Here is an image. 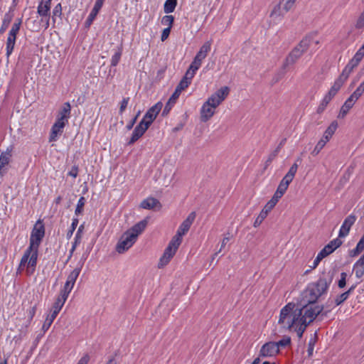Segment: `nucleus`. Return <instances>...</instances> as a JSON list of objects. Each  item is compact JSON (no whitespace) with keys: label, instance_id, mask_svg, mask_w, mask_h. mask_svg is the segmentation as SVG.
<instances>
[{"label":"nucleus","instance_id":"nucleus-1","mask_svg":"<svg viewBox=\"0 0 364 364\" xmlns=\"http://www.w3.org/2000/svg\"><path fill=\"white\" fill-rule=\"evenodd\" d=\"M299 308L293 302L285 305L280 311L278 324L284 331H294L301 338L306 327L323 309V306Z\"/></svg>","mask_w":364,"mask_h":364},{"label":"nucleus","instance_id":"nucleus-2","mask_svg":"<svg viewBox=\"0 0 364 364\" xmlns=\"http://www.w3.org/2000/svg\"><path fill=\"white\" fill-rule=\"evenodd\" d=\"M44 234V225L38 220L33 227L30 238V245L21 257L18 267L19 270H22L26 267L28 275H31L35 271L38 259V250Z\"/></svg>","mask_w":364,"mask_h":364},{"label":"nucleus","instance_id":"nucleus-3","mask_svg":"<svg viewBox=\"0 0 364 364\" xmlns=\"http://www.w3.org/2000/svg\"><path fill=\"white\" fill-rule=\"evenodd\" d=\"M333 273H323L318 281L308 284L301 295L299 305L303 306H316L314 305L318 299L327 293L333 281Z\"/></svg>","mask_w":364,"mask_h":364},{"label":"nucleus","instance_id":"nucleus-4","mask_svg":"<svg viewBox=\"0 0 364 364\" xmlns=\"http://www.w3.org/2000/svg\"><path fill=\"white\" fill-rule=\"evenodd\" d=\"M149 218L139 221L127 230L120 237L116 246V250L122 254L127 251L136 241L138 236L142 233L148 224Z\"/></svg>","mask_w":364,"mask_h":364},{"label":"nucleus","instance_id":"nucleus-5","mask_svg":"<svg viewBox=\"0 0 364 364\" xmlns=\"http://www.w3.org/2000/svg\"><path fill=\"white\" fill-rule=\"evenodd\" d=\"M310 43L311 38L309 36L304 38L287 55L284 63L283 68H285L288 65L295 63L303 53L307 50L310 46Z\"/></svg>","mask_w":364,"mask_h":364},{"label":"nucleus","instance_id":"nucleus-6","mask_svg":"<svg viewBox=\"0 0 364 364\" xmlns=\"http://www.w3.org/2000/svg\"><path fill=\"white\" fill-rule=\"evenodd\" d=\"M338 127V123L336 121H333L331 124L328 127L326 130L325 131L323 137L318 141L317 144L314 147L311 154L314 156H316L321 151V149L325 146L326 143L330 140L333 134L335 133L336 129Z\"/></svg>","mask_w":364,"mask_h":364},{"label":"nucleus","instance_id":"nucleus-7","mask_svg":"<svg viewBox=\"0 0 364 364\" xmlns=\"http://www.w3.org/2000/svg\"><path fill=\"white\" fill-rule=\"evenodd\" d=\"M51 1L41 0L37 8V13L41 17V22L43 23L45 29H47L50 24Z\"/></svg>","mask_w":364,"mask_h":364},{"label":"nucleus","instance_id":"nucleus-8","mask_svg":"<svg viewBox=\"0 0 364 364\" xmlns=\"http://www.w3.org/2000/svg\"><path fill=\"white\" fill-rule=\"evenodd\" d=\"M21 25V19H18L11 27V29L9 31V36L6 41V57L9 58L10 55L12 53L13 50L14 48V46L16 43V35L20 30V27Z\"/></svg>","mask_w":364,"mask_h":364},{"label":"nucleus","instance_id":"nucleus-9","mask_svg":"<svg viewBox=\"0 0 364 364\" xmlns=\"http://www.w3.org/2000/svg\"><path fill=\"white\" fill-rule=\"evenodd\" d=\"M211 48V42L210 41H206L205 42L203 46L200 48L199 51L197 53L196 55L195 56L193 62L190 65L191 69L198 70L199 68L201 65L202 61L203 59H205L208 55V53L210 52Z\"/></svg>","mask_w":364,"mask_h":364},{"label":"nucleus","instance_id":"nucleus-10","mask_svg":"<svg viewBox=\"0 0 364 364\" xmlns=\"http://www.w3.org/2000/svg\"><path fill=\"white\" fill-rule=\"evenodd\" d=\"M180 243L176 242V240L171 239L168 245L165 249L164 252L162 255V257L160 259L159 267H162L165 265H166L171 259L176 254L178 247L180 246Z\"/></svg>","mask_w":364,"mask_h":364},{"label":"nucleus","instance_id":"nucleus-11","mask_svg":"<svg viewBox=\"0 0 364 364\" xmlns=\"http://www.w3.org/2000/svg\"><path fill=\"white\" fill-rule=\"evenodd\" d=\"M196 218V213H191L186 219L181 223L178 228L176 234L172 237L173 240L181 244L182 237L189 230L191 225Z\"/></svg>","mask_w":364,"mask_h":364},{"label":"nucleus","instance_id":"nucleus-12","mask_svg":"<svg viewBox=\"0 0 364 364\" xmlns=\"http://www.w3.org/2000/svg\"><path fill=\"white\" fill-rule=\"evenodd\" d=\"M230 92V89L227 86L222 87L213 94L207 100V102L216 109L228 97Z\"/></svg>","mask_w":364,"mask_h":364},{"label":"nucleus","instance_id":"nucleus-13","mask_svg":"<svg viewBox=\"0 0 364 364\" xmlns=\"http://www.w3.org/2000/svg\"><path fill=\"white\" fill-rule=\"evenodd\" d=\"M295 1L296 0H280L272 9L270 16L272 17L283 16L294 6Z\"/></svg>","mask_w":364,"mask_h":364},{"label":"nucleus","instance_id":"nucleus-14","mask_svg":"<svg viewBox=\"0 0 364 364\" xmlns=\"http://www.w3.org/2000/svg\"><path fill=\"white\" fill-rule=\"evenodd\" d=\"M65 303L63 301H60L58 299H56L55 303L53 305V307L50 311V314L48 315L47 318H46V321H44V323L42 326V330L46 332L47 331L51 324L53 323V321L56 318L57 315L61 310L62 307L63 306Z\"/></svg>","mask_w":364,"mask_h":364},{"label":"nucleus","instance_id":"nucleus-15","mask_svg":"<svg viewBox=\"0 0 364 364\" xmlns=\"http://www.w3.org/2000/svg\"><path fill=\"white\" fill-rule=\"evenodd\" d=\"M162 107L163 104L161 102H157L146 112L141 120L150 126L161 111Z\"/></svg>","mask_w":364,"mask_h":364},{"label":"nucleus","instance_id":"nucleus-16","mask_svg":"<svg viewBox=\"0 0 364 364\" xmlns=\"http://www.w3.org/2000/svg\"><path fill=\"white\" fill-rule=\"evenodd\" d=\"M279 350L277 349V345L275 342H267L264 343L260 350H259V356L260 357H272L278 354Z\"/></svg>","mask_w":364,"mask_h":364},{"label":"nucleus","instance_id":"nucleus-17","mask_svg":"<svg viewBox=\"0 0 364 364\" xmlns=\"http://www.w3.org/2000/svg\"><path fill=\"white\" fill-rule=\"evenodd\" d=\"M149 127V126L147 125L145 122L141 120L139 124L134 128L132 135L128 141V145H131L136 142L141 136H143Z\"/></svg>","mask_w":364,"mask_h":364},{"label":"nucleus","instance_id":"nucleus-18","mask_svg":"<svg viewBox=\"0 0 364 364\" xmlns=\"http://www.w3.org/2000/svg\"><path fill=\"white\" fill-rule=\"evenodd\" d=\"M196 70L189 68L186 71L184 77L180 81L179 84L177 85L176 88L181 92L185 90L191 82V80L196 74Z\"/></svg>","mask_w":364,"mask_h":364},{"label":"nucleus","instance_id":"nucleus-19","mask_svg":"<svg viewBox=\"0 0 364 364\" xmlns=\"http://www.w3.org/2000/svg\"><path fill=\"white\" fill-rule=\"evenodd\" d=\"M355 220H356L355 215H348L344 220L343 223L341 225L338 236L340 237H346L348 234L351 226L355 223Z\"/></svg>","mask_w":364,"mask_h":364},{"label":"nucleus","instance_id":"nucleus-20","mask_svg":"<svg viewBox=\"0 0 364 364\" xmlns=\"http://www.w3.org/2000/svg\"><path fill=\"white\" fill-rule=\"evenodd\" d=\"M215 109L205 102L200 109V120L203 122L208 121L215 114Z\"/></svg>","mask_w":364,"mask_h":364},{"label":"nucleus","instance_id":"nucleus-21","mask_svg":"<svg viewBox=\"0 0 364 364\" xmlns=\"http://www.w3.org/2000/svg\"><path fill=\"white\" fill-rule=\"evenodd\" d=\"M65 124L63 122L56 120L51 128V132L49 138L50 141H55L59 134L63 133Z\"/></svg>","mask_w":364,"mask_h":364},{"label":"nucleus","instance_id":"nucleus-22","mask_svg":"<svg viewBox=\"0 0 364 364\" xmlns=\"http://www.w3.org/2000/svg\"><path fill=\"white\" fill-rule=\"evenodd\" d=\"M139 206L140 208L146 210H151L156 208L160 209L161 208V204L156 198L150 197L142 200Z\"/></svg>","mask_w":364,"mask_h":364},{"label":"nucleus","instance_id":"nucleus-23","mask_svg":"<svg viewBox=\"0 0 364 364\" xmlns=\"http://www.w3.org/2000/svg\"><path fill=\"white\" fill-rule=\"evenodd\" d=\"M71 106L69 102H65L63 105L62 108L59 111L58 115V121L63 122V123L66 124L68 122V119L70 116Z\"/></svg>","mask_w":364,"mask_h":364},{"label":"nucleus","instance_id":"nucleus-24","mask_svg":"<svg viewBox=\"0 0 364 364\" xmlns=\"http://www.w3.org/2000/svg\"><path fill=\"white\" fill-rule=\"evenodd\" d=\"M104 1L105 0H97L96 1L92 11L90 12L88 18L86 20V24L87 26H90V25L92 23V22L95 19V18L97 16V13L99 12L100 9L102 6Z\"/></svg>","mask_w":364,"mask_h":364},{"label":"nucleus","instance_id":"nucleus-25","mask_svg":"<svg viewBox=\"0 0 364 364\" xmlns=\"http://www.w3.org/2000/svg\"><path fill=\"white\" fill-rule=\"evenodd\" d=\"M298 169V164L294 163L289 168L288 172L286 173V175L284 176V178L282 179V182L287 184V186H289L291 182L293 181L295 174Z\"/></svg>","mask_w":364,"mask_h":364},{"label":"nucleus","instance_id":"nucleus-26","mask_svg":"<svg viewBox=\"0 0 364 364\" xmlns=\"http://www.w3.org/2000/svg\"><path fill=\"white\" fill-rule=\"evenodd\" d=\"M353 272L358 279L364 275V255L354 264Z\"/></svg>","mask_w":364,"mask_h":364},{"label":"nucleus","instance_id":"nucleus-27","mask_svg":"<svg viewBox=\"0 0 364 364\" xmlns=\"http://www.w3.org/2000/svg\"><path fill=\"white\" fill-rule=\"evenodd\" d=\"M356 101L349 97L341 107L338 117L343 118L348 111L353 107Z\"/></svg>","mask_w":364,"mask_h":364},{"label":"nucleus","instance_id":"nucleus-28","mask_svg":"<svg viewBox=\"0 0 364 364\" xmlns=\"http://www.w3.org/2000/svg\"><path fill=\"white\" fill-rule=\"evenodd\" d=\"M74 287V284H71L70 283L66 281L63 289L60 291V294L59 296L57 298V299L60 300V301H63V303L65 302L67 300L68 295L71 290L73 289Z\"/></svg>","mask_w":364,"mask_h":364},{"label":"nucleus","instance_id":"nucleus-29","mask_svg":"<svg viewBox=\"0 0 364 364\" xmlns=\"http://www.w3.org/2000/svg\"><path fill=\"white\" fill-rule=\"evenodd\" d=\"M345 82L346 80L342 79L341 77H338L326 95L333 98L336 95V93L338 92V91L340 90V88L342 87Z\"/></svg>","mask_w":364,"mask_h":364},{"label":"nucleus","instance_id":"nucleus-30","mask_svg":"<svg viewBox=\"0 0 364 364\" xmlns=\"http://www.w3.org/2000/svg\"><path fill=\"white\" fill-rule=\"evenodd\" d=\"M358 65H356L355 63H353L352 60H350L348 63L346 65L345 68L343 69V72L340 75L339 77H341L344 80H346L348 77H349L350 73L353 71V70L357 67Z\"/></svg>","mask_w":364,"mask_h":364},{"label":"nucleus","instance_id":"nucleus-31","mask_svg":"<svg viewBox=\"0 0 364 364\" xmlns=\"http://www.w3.org/2000/svg\"><path fill=\"white\" fill-rule=\"evenodd\" d=\"M354 289L355 286H352L348 291L338 295L334 300L336 306H338L344 302Z\"/></svg>","mask_w":364,"mask_h":364},{"label":"nucleus","instance_id":"nucleus-32","mask_svg":"<svg viewBox=\"0 0 364 364\" xmlns=\"http://www.w3.org/2000/svg\"><path fill=\"white\" fill-rule=\"evenodd\" d=\"M83 263H82L79 267H77L75 268L68 275L67 278V282L70 283L71 284H75V281L77 278L78 277L82 267Z\"/></svg>","mask_w":364,"mask_h":364},{"label":"nucleus","instance_id":"nucleus-33","mask_svg":"<svg viewBox=\"0 0 364 364\" xmlns=\"http://www.w3.org/2000/svg\"><path fill=\"white\" fill-rule=\"evenodd\" d=\"M41 21L37 22V21L32 17L28 18L26 21V26L33 31H38L41 29Z\"/></svg>","mask_w":364,"mask_h":364},{"label":"nucleus","instance_id":"nucleus-34","mask_svg":"<svg viewBox=\"0 0 364 364\" xmlns=\"http://www.w3.org/2000/svg\"><path fill=\"white\" fill-rule=\"evenodd\" d=\"M177 5V0H166L164 4V10L166 14L172 13Z\"/></svg>","mask_w":364,"mask_h":364},{"label":"nucleus","instance_id":"nucleus-35","mask_svg":"<svg viewBox=\"0 0 364 364\" xmlns=\"http://www.w3.org/2000/svg\"><path fill=\"white\" fill-rule=\"evenodd\" d=\"M331 99L332 98L331 97H329L328 95H326L317 109V112L319 114L322 113L324 111V109H326V107L328 105V104L329 103V102L331 100Z\"/></svg>","mask_w":364,"mask_h":364},{"label":"nucleus","instance_id":"nucleus-36","mask_svg":"<svg viewBox=\"0 0 364 364\" xmlns=\"http://www.w3.org/2000/svg\"><path fill=\"white\" fill-rule=\"evenodd\" d=\"M83 229H84V225H81L77 231V233L75 235V242L72 247V249L70 250V253L72 254L73 252V251L75 250V247H76V245L77 243L80 242V239H81V234L83 231Z\"/></svg>","mask_w":364,"mask_h":364},{"label":"nucleus","instance_id":"nucleus-37","mask_svg":"<svg viewBox=\"0 0 364 364\" xmlns=\"http://www.w3.org/2000/svg\"><path fill=\"white\" fill-rule=\"evenodd\" d=\"M279 151H280V146H277V149L269 155V156L265 162V166H264L265 168H267L269 166V164L272 163V161L277 157Z\"/></svg>","mask_w":364,"mask_h":364},{"label":"nucleus","instance_id":"nucleus-38","mask_svg":"<svg viewBox=\"0 0 364 364\" xmlns=\"http://www.w3.org/2000/svg\"><path fill=\"white\" fill-rule=\"evenodd\" d=\"M173 21L174 17L171 15L164 16L161 19V23L164 26H167V28H170L171 29L173 26Z\"/></svg>","mask_w":364,"mask_h":364},{"label":"nucleus","instance_id":"nucleus-39","mask_svg":"<svg viewBox=\"0 0 364 364\" xmlns=\"http://www.w3.org/2000/svg\"><path fill=\"white\" fill-rule=\"evenodd\" d=\"M122 47H120L119 48L118 51H117L114 53V55L112 57V60H111V65L112 66H116L119 63V60L122 56Z\"/></svg>","mask_w":364,"mask_h":364},{"label":"nucleus","instance_id":"nucleus-40","mask_svg":"<svg viewBox=\"0 0 364 364\" xmlns=\"http://www.w3.org/2000/svg\"><path fill=\"white\" fill-rule=\"evenodd\" d=\"M277 345V349L279 350V348H284L291 343V338L289 336H285L283 338L278 342H275Z\"/></svg>","mask_w":364,"mask_h":364},{"label":"nucleus","instance_id":"nucleus-41","mask_svg":"<svg viewBox=\"0 0 364 364\" xmlns=\"http://www.w3.org/2000/svg\"><path fill=\"white\" fill-rule=\"evenodd\" d=\"M267 215L268 214L267 213H265L264 211H263L262 210L261 212L259 213V215L257 216V218H256V220L254 222V227H255V228L258 227L262 223V221L266 218Z\"/></svg>","mask_w":364,"mask_h":364},{"label":"nucleus","instance_id":"nucleus-42","mask_svg":"<svg viewBox=\"0 0 364 364\" xmlns=\"http://www.w3.org/2000/svg\"><path fill=\"white\" fill-rule=\"evenodd\" d=\"M364 56V51L363 49H359L357 53L355 54L354 57L350 60L356 65H358L360 60L363 59Z\"/></svg>","mask_w":364,"mask_h":364},{"label":"nucleus","instance_id":"nucleus-43","mask_svg":"<svg viewBox=\"0 0 364 364\" xmlns=\"http://www.w3.org/2000/svg\"><path fill=\"white\" fill-rule=\"evenodd\" d=\"M333 249L330 245H326L319 252L318 255L323 259L333 252Z\"/></svg>","mask_w":364,"mask_h":364},{"label":"nucleus","instance_id":"nucleus-44","mask_svg":"<svg viewBox=\"0 0 364 364\" xmlns=\"http://www.w3.org/2000/svg\"><path fill=\"white\" fill-rule=\"evenodd\" d=\"M85 203V198L82 196L80 197L77 202V207H76L75 211L76 215H79L82 212Z\"/></svg>","mask_w":364,"mask_h":364},{"label":"nucleus","instance_id":"nucleus-45","mask_svg":"<svg viewBox=\"0 0 364 364\" xmlns=\"http://www.w3.org/2000/svg\"><path fill=\"white\" fill-rule=\"evenodd\" d=\"M77 224H78V219L77 218H73L72 224H71L70 229L67 232V238L68 239H70L72 237V235L73 234V232L75 231L76 227L77 226Z\"/></svg>","mask_w":364,"mask_h":364},{"label":"nucleus","instance_id":"nucleus-46","mask_svg":"<svg viewBox=\"0 0 364 364\" xmlns=\"http://www.w3.org/2000/svg\"><path fill=\"white\" fill-rule=\"evenodd\" d=\"M62 14V6L60 4H58L53 10L52 18L55 21L56 16H60Z\"/></svg>","mask_w":364,"mask_h":364},{"label":"nucleus","instance_id":"nucleus-47","mask_svg":"<svg viewBox=\"0 0 364 364\" xmlns=\"http://www.w3.org/2000/svg\"><path fill=\"white\" fill-rule=\"evenodd\" d=\"M11 22V18L9 16H6L3 19L2 25L0 28V34H2L8 28Z\"/></svg>","mask_w":364,"mask_h":364},{"label":"nucleus","instance_id":"nucleus-48","mask_svg":"<svg viewBox=\"0 0 364 364\" xmlns=\"http://www.w3.org/2000/svg\"><path fill=\"white\" fill-rule=\"evenodd\" d=\"M363 92L364 90L360 86H358V87L353 92V93L350 97L353 98L354 100L357 101L359 99V97L363 95Z\"/></svg>","mask_w":364,"mask_h":364},{"label":"nucleus","instance_id":"nucleus-49","mask_svg":"<svg viewBox=\"0 0 364 364\" xmlns=\"http://www.w3.org/2000/svg\"><path fill=\"white\" fill-rule=\"evenodd\" d=\"M342 245V241L338 239V238H336L335 240H331L328 244V245H330L332 249H333V251H334L335 250H336L338 247H339L341 245Z\"/></svg>","mask_w":364,"mask_h":364},{"label":"nucleus","instance_id":"nucleus-50","mask_svg":"<svg viewBox=\"0 0 364 364\" xmlns=\"http://www.w3.org/2000/svg\"><path fill=\"white\" fill-rule=\"evenodd\" d=\"M347 276V273L346 272H342L341 274V279L338 282V286L339 288L342 289L346 286Z\"/></svg>","mask_w":364,"mask_h":364},{"label":"nucleus","instance_id":"nucleus-51","mask_svg":"<svg viewBox=\"0 0 364 364\" xmlns=\"http://www.w3.org/2000/svg\"><path fill=\"white\" fill-rule=\"evenodd\" d=\"M355 27L357 28H361L364 27V11L362 12V14L358 18L356 24H355Z\"/></svg>","mask_w":364,"mask_h":364},{"label":"nucleus","instance_id":"nucleus-52","mask_svg":"<svg viewBox=\"0 0 364 364\" xmlns=\"http://www.w3.org/2000/svg\"><path fill=\"white\" fill-rule=\"evenodd\" d=\"M181 94V92L178 91L177 89L175 90L173 95L169 98L168 101L172 103V105H174L178 100L179 95Z\"/></svg>","mask_w":364,"mask_h":364},{"label":"nucleus","instance_id":"nucleus-53","mask_svg":"<svg viewBox=\"0 0 364 364\" xmlns=\"http://www.w3.org/2000/svg\"><path fill=\"white\" fill-rule=\"evenodd\" d=\"M289 186H287V184L284 183L283 182L280 181L278 187H277V191L279 193H282V194H284L285 192L287 191V188H288Z\"/></svg>","mask_w":364,"mask_h":364},{"label":"nucleus","instance_id":"nucleus-54","mask_svg":"<svg viewBox=\"0 0 364 364\" xmlns=\"http://www.w3.org/2000/svg\"><path fill=\"white\" fill-rule=\"evenodd\" d=\"M129 97L124 98L122 101L121 102L120 107H119V112L122 113L125 109L127 107L128 102H129Z\"/></svg>","mask_w":364,"mask_h":364},{"label":"nucleus","instance_id":"nucleus-55","mask_svg":"<svg viewBox=\"0 0 364 364\" xmlns=\"http://www.w3.org/2000/svg\"><path fill=\"white\" fill-rule=\"evenodd\" d=\"M170 32H171L170 28H166L163 30L161 36V41H164L168 38V37L170 34Z\"/></svg>","mask_w":364,"mask_h":364},{"label":"nucleus","instance_id":"nucleus-56","mask_svg":"<svg viewBox=\"0 0 364 364\" xmlns=\"http://www.w3.org/2000/svg\"><path fill=\"white\" fill-rule=\"evenodd\" d=\"M139 114H140V112H139L137 113V114H136V116H135V117H134V118H133V119H132V120H131V121H130V122L127 124L126 128H127L128 130H131V129L133 128V127H134V124H135V123H136V119H137V118H138V117H139Z\"/></svg>","mask_w":364,"mask_h":364},{"label":"nucleus","instance_id":"nucleus-57","mask_svg":"<svg viewBox=\"0 0 364 364\" xmlns=\"http://www.w3.org/2000/svg\"><path fill=\"white\" fill-rule=\"evenodd\" d=\"M274 206L275 205H273L271 202L268 201L263 208L262 210L268 214L274 208Z\"/></svg>","mask_w":364,"mask_h":364},{"label":"nucleus","instance_id":"nucleus-58","mask_svg":"<svg viewBox=\"0 0 364 364\" xmlns=\"http://www.w3.org/2000/svg\"><path fill=\"white\" fill-rule=\"evenodd\" d=\"M173 105H172L171 102H170L169 101L167 102L164 110H163V112H162V115L163 116H165L166 114H168V113L169 112V111L171 110L172 106Z\"/></svg>","mask_w":364,"mask_h":364},{"label":"nucleus","instance_id":"nucleus-59","mask_svg":"<svg viewBox=\"0 0 364 364\" xmlns=\"http://www.w3.org/2000/svg\"><path fill=\"white\" fill-rule=\"evenodd\" d=\"M77 174H78V168H77V166H73L71 170L68 173V175L73 178H76Z\"/></svg>","mask_w":364,"mask_h":364},{"label":"nucleus","instance_id":"nucleus-60","mask_svg":"<svg viewBox=\"0 0 364 364\" xmlns=\"http://www.w3.org/2000/svg\"><path fill=\"white\" fill-rule=\"evenodd\" d=\"M322 259L323 258L318 254L316 259L314 261L313 265L310 266L311 269H315Z\"/></svg>","mask_w":364,"mask_h":364},{"label":"nucleus","instance_id":"nucleus-61","mask_svg":"<svg viewBox=\"0 0 364 364\" xmlns=\"http://www.w3.org/2000/svg\"><path fill=\"white\" fill-rule=\"evenodd\" d=\"M90 360V357L88 355H85L82 356L77 364H87Z\"/></svg>","mask_w":364,"mask_h":364},{"label":"nucleus","instance_id":"nucleus-62","mask_svg":"<svg viewBox=\"0 0 364 364\" xmlns=\"http://www.w3.org/2000/svg\"><path fill=\"white\" fill-rule=\"evenodd\" d=\"M229 240H230L229 236H225L223 237L219 252H220L222 250V249H223L225 247V246L226 245V244L228 242Z\"/></svg>","mask_w":364,"mask_h":364},{"label":"nucleus","instance_id":"nucleus-63","mask_svg":"<svg viewBox=\"0 0 364 364\" xmlns=\"http://www.w3.org/2000/svg\"><path fill=\"white\" fill-rule=\"evenodd\" d=\"M358 249L361 250L362 251L364 249V237H362L358 243L357 244Z\"/></svg>","mask_w":364,"mask_h":364},{"label":"nucleus","instance_id":"nucleus-64","mask_svg":"<svg viewBox=\"0 0 364 364\" xmlns=\"http://www.w3.org/2000/svg\"><path fill=\"white\" fill-rule=\"evenodd\" d=\"M362 250H358V246H356L355 249H354L353 251H352V253H351V255L352 256H355L357 255H358L360 252H361Z\"/></svg>","mask_w":364,"mask_h":364}]
</instances>
